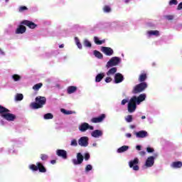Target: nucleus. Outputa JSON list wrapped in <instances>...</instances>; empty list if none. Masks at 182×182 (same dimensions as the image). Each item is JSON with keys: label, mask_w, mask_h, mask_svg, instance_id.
Here are the masks:
<instances>
[{"label": "nucleus", "mask_w": 182, "mask_h": 182, "mask_svg": "<svg viewBox=\"0 0 182 182\" xmlns=\"http://www.w3.org/2000/svg\"><path fill=\"white\" fill-rule=\"evenodd\" d=\"M146 97H147L146 93L140 94L138 97L134 95L128 102L127 109L129 113H134L136 109H137V105H140L142 102H144Z\"/></svg>", "instance_id": "nucleus-1"}, {"label": "nucleus", "mask_w": 182, "mask_h": 182, "mask_svg": "<svg viewBox=\"0 0 182 182\" xmlns=\"http://www.w3.org/2000/svg\"><path fill=\"white\" fill-rule=\"evenodd\" d=\"M46 104V97L38 96L36 97V102H31L30 107L31 109H41Z\"/></svg>", "instance_id": "nucleus-2"}, {"label": "nucleus", "mask_w": 182, "mask_h": 182, "mask_svg": "<svg viewBox=\"0 0 182 182\" xmlns=\"http://www.w3.org/2000/svg\"><path fill=\"white\" fill-rule=\"evenodd\" d=\"M120 63H122V59L119 57H112L107 63L105 68H107V69H110V68L118 66Z\"/></svg>", "instance_id": "nucleus-3"}, {"label": "nucleus", "mask_w": 182, "mask_h": 182, "mask_svg": "<svg viewBox=\"0 0 182 182\" xmlns=\"http://www.w3.org/2000/svg\"><path fill=\"white\" fill-rule=\"evenodd\" d=\"M146 89H147V82H141L133 87L132 93L133 95H137L144 92Z\"/></svg>", "instance_id": "nucleus-4"}, {"label": "nucleus", "mask_w": 182, "mask_h": 182, "mask_svg": "<svg viewBox=\"0 0 182 182\" xmlns=\"http://www.w3.org/2000/svg\"><path fill=\"white\" fill-rule=\"evenodd\" d=\"M137 164H139V158H134V160H132L129 162L130 168H133L134 171H139L140 169V167H139Z\"/></svg>", "instance_id": "nucleus-5"}, {"label": "nucleus", "mask_w": 182, "mask_h": 182, "mask_svg": "<svg viewBox=\"0 0 182 182\" xmlns=\"http://www.w3.org/2000/svg\"><path fill=\"white\" fill-rule=\"evenodd\" d=\"M158 156L157 154H154L153 156H149L145 162L146 167H153L154 166V160Z\"/></svg>", "instance_id": "nucleus-6"}, {"label": "nucleus", "mask_w": 182, "mask_h": 182, "mask_svg": "<svg viewBox=\"0 0 182 182\" xmlns=\"http://www.w3.org/2000/svg\"><path fill=\"white\" fill-rule=\"evenodd\" d=\"M80 132H86V130H93L95 129V127H93V126H90L89 125V124L87 122H83L82 124H81L80 125V127H78Z\"/></svg>", "instance_id": "nucleus-7"}, {"label": "nucleus", "mask_w": 182, "mask_h": 182, "mask_svg": "<svg viewBox=\"0 0 182 182\" xmlns=\"http://www.w3.org/2000/svg\"><path fill=\"white\" fill-rule=\"evenodd\" d=\"M101 51L106 55V56H113L114 51L110 47H102Z\"/></svg>", "instance_id": "nucleus-8"}, {"label": "nucleus", "mask_w": 182, "mask_h": 182, "mask_svg": "<svg viewBox=\"0 0 182 182\" xmlns=\"http://www.w3.org/2000/svg\"><path fill=\"white\" fill-rule=\"evenodd\" d=\"M78 144L82 147H87L89 146V138L82 136L78 140Z\"/></svg>", "instance_id": "nucleus-9"}, {"label": "nucleus", "mask_w": 182, "mask_h": 182, "mask_svg": "<svg viewBox=\"0 0 182 182\" xmlns=\"http://www.w3.org/2000/svg\"><path fill=\"white\" fill-rule=\"evenodd\" d=\"M83 155H82L81 153H77V159H73V163L75 166H77V164H82L83 163Z\"/></svg>", "instance_id": "nucleus-10"}, {"label": "nucleus", "mask_w": 182, "mask_h": 182, "mask_svg": "<svg viewBox=\"0 0 182 182\" xmlns=\"http://www.w3.org/2000/svg\"><path fill=\"white\" fill-rule=\"evenodd\" d=\"M21 25H26V26H28L30 29H35L36 28V24L35 23L28 21V20H24L21 22Z\"/></svg>", "instance_id": "nucleus-11"}, {"label": "nucleus", "mask_w": 182, "mask_h": 182, "mask_svg": "<svg viewBox=\"0 0 182 182\" xmlns=\"http://www.w3.org/2000/svg\"><path fill=\"white\" fill-rule=\"evenodd\" d=\"M123 80H124V77H123L122 73H118L114 75V83H122Z\"/></svg>", "instance_id": "nucleus-12"}, {"label": "nucleus", "mask_w": 182, "mask_h": 182, "mask_svg": "<svg viewBox=\"0 0 182 182\" xmlns=\"http://www.w3.org/2000/svg\"><path fill=\"white\" fill-rule=\"evenodd\" d=\"M56 154L58 156V157H62V159H68V152H66L65 150L58 149L56 151Z\"/></svg>", "instance_id": "nucleus-13"}, {"label": "nucleus", "mask_w": 182, "mask_h": 182, "mask_svg": "<svg viewBox=\"0 0 182 182\" xmlns=\"http://www.w3.org/2000/svg\"><path fill=\"white\" fill-rule=\"evenodd\" d=\"M135 135L138 139H144L149 136V133L146 131L142 130L135 133Z\"/></svg>", "instance_id": "nucleus-14"}, {"label": "nucleus", "mask_w": 182, "mask_h": 182, "mask_svg": "<svg viewBox=\"0 0 182 182\" xmlns=\"http://www.w3.org/2000/svg\"><path fill=\"white\" fill-rule=\"evenodd\" d=\"M105 117V115L102 114L97 117H93L92 119H91V122L92 123H101V122H103Z\"/></svg>", "instance_id": "nucleus-15"}, {"label": "nucleus", "mask_w": 182, "mask_h": 182, "mask_svg": "<svg viewBox=\"0 0 182 182\" xmlns=\"http://www.w3.org/2000/svg\"><path fill=\"white\" fill-rule=\"evenodd\" d=\"M1 116L3 119H5L9 122H13V120H15V119H16V116L14 114H1Z\"/></svg>", "instance_id": "nucleus-16"}, {"label": "nucleus", "mask_w": 182, "mask_h": 182, "mask_svg": "<svg viewBox=\"0 0 182 182\" xmlns=\"http://www.w3.org/2000/svg\"><path fill=\"white\" fill-rule=\"evenodd\" d=\"M0 114H12V113H11V110L8 109V108L0 105Z\"/></svg>", "instance_id": "nucleus-17"}, {"label": "nucleus", "mask_w": 182, "mask_h": 182, "mask_svg": "<svg viewBox=\"0 0 182 182\" xmlns=\"http://www.w3.org/2000/svg\"><path fill=\"white\" fill-rule=\"evenodd\" d=\"M26 32V27L23 26H19L18 28L16 30V33L17 35L25 33Z\"/></svg>", "instance_id": "nucleus-18"}, {"label": "nucleus", "mask_w": 182, "mask_h": 182, "mask_svg": "<svg viewBox=\"0 0 182 182\" xmlns=\"http://www.w3.org/2000/svg\"><path fill=\"white\" fill-rule=\"evenodd\" d=\"M117 72V68L111 67V68L107 72V76H113Z\"/></svg>", "instance_id": "nucleus-19"}, {"label": "nucleus", "mask_w": 182, "mask_h": 182, "mask_svg": "<svg viewBox=\"0 0 182 182\" xmlns=\"http://www.w3.org/2000/svg\"><path fill=\"white\" fill-rule=\"evenodd\" d=\"M36 166H38V170L40 173H46V168L41 162H37Z\"/></svg>", "instance_id": "nucleus-20"}, {"label": "nucleus", "mask_w": 182, "mask_h": 182, "mask_svg": "<svg viewBox=\"0 0 182 182\" xmlns=\"http://www.w3.org/2000/svg\"><path fill=\"white\" fill-rule=\"evenodd\" d=\"M105 76H106L105 73H101L97 74L95 77L96 83H99V82H102V80L103 77H105Z\"/></svg>", "instance_id": "nucleus-21"}, {"label": "nucleus", "mask_w": 182, "mask_h": 182, "mask_svg": "<svg viewBox=\"0 0 182 182\" xmlns=\"http://www.w3.org/2000/svg\"><path fill=\"white\" fill-rule=\"evenodd\" d=\"M92 137H101V136H103V132L99 129H96L92 132Z\"/></svg>", "instance_id": "nucleus-22"}, {"label": "nucleus", "mask_w": 182, "mask_h": 182, "mask_svg": "<svg viewBox=\"0 0 182 182\" xmlns=\"http://www.w3.org/2000/svg\"><path fill=\"white\" fill-rule=\"evenodd\" d=\"M146 35L148 38H151V36H159V31H149L146 32Z\"/></svg>", "instance_id": "nucleus-23"}, {"label": "nucleus", "mask_w": 182, "mask_h": 182, "mask_svg": "<svg viewBox=\"0 0 182 182\" xmlns=\"http://www.w3.org/2000/svg\"><path fill=\"white\" fill-rule=\"evenodd\" d=\"M171 167L173 168H181L182 167V162L178 161H174L171 164Z\"/></svg>", "instance_id": "nucleus-24"}, {"label": "nucleus", "mask_w": 182, "mask_h": 182, "mask_svg": "<svg viewBox=\"0 0 182 182\" xmlns=\"http://www.w3.org/2000/svg\"><path fill=\"white\" fill-rule=\"evenodd\" d=\"M77 90V87L75 86H70L68 87L67 92L68 95H72V93H75Z\"/></svg>", "instance_id": "nucleus-25"}, {"label": "nucleus", "mask_w": 182, "mask_h": 182, "mask_svg": "<svg viewBox=\"0 0 182 182\" xmlns=\"http://www.w3.org/2000/svg\"><path fill=\"white\" fill-rule=\"evenodd\" d=\"M94 42H95V43H96V45H103V43H105L106 42V40L101 41L99 39V37L95 36Z\"/></svg>", "instance_id": "nucleus-26"}, {"label": "nucleus", "mask_w": 182, "mask_h": 182, "mask_svg": "<svg viewBox=\"0 0 182 182\" xmlns=\"http://www.w3.org/2000/svg\"><path fill=\"white\" fill-rule=\"evenodd\" d=\"M129 150V146L124 145L117 149V153H124Z\"/></svg>", "instance_id": "nucleus-27"}, {"label": "nucleus", "mask_w": 182, "mask_h": 182, "mask_svg": "<svg viewBox=\"0 0 182 182\" xmlns=\"http://www.w3.org/2000/svg\"><path fill=\"white\" fill-rule=\"evenodd\" d=\"M93 55L95 56V58H97V59H103V54L97 50L93 51Z\"/></svg>", "instance_id": "nucleus-28"}, {"label": "nucleus", "mask_w": 182, "mask_h": 182, "mask_svg": "<svg viewBox=\"0 0 182 182\" xmlns=\"http://www.w3.org/2000/svg\"><path fill=\"white\" fill-rule=\"evenodd\" d=\"M146 79H147V75H146V73H142L139 75V82H140L141 83H143L145 82Z\"/></svg>", "instance_id": "nucleus-29"}, {"label": "nucleus", "mask_w": 182, "mask_h": 182, "mask_svg": "<svg viewBox=\"0 0 182 182\" xmlns=\"http://www.w3.org/2000/svg\"><path fill=\"white\" fill-rule=\"evenodd\" d=\"M61 113H63V114H75L76 112L75 111H70V110H66L63 108L60 109Z\"/></svg>", "instance_id": "nucleus-30"}, {"label": "nucleus", "mask_w": 182, "mask_h": 182, "mask_svg": "<svg viewBox=\"0 0 182 182\" xmlns=\"http://www.w3.org/2000/svg\"><path fill=\"white\" fill-rule=\"evenodd\" d=\"M75 45L77 46L78 49L82 50L83 48V46H82V43H80L79 38L75 37Z\"/></svg>", "instance_id": "nucleus-31"}, {"label": "nucleus", "mask_w": 182, "mask_h": 182, "mask_svg": "<svg viewBox=\"0 0 182 182\" xmlns=\"http://www.w3.org/2000/svg\"><path fill=\"white\" fill-rule=\"evenodd\" d=\"M14 82H19V80H21V79H22V77H21V75H18V74H14L11 76Z\"/></svg>", "instance_id": "nucleus-32"}, {"label": "nucleus", "mask_w": 182, "mask_h": 182, "mask_svg": "<svg viewBox=\"0 0 182 182\" xmlns=\"http://www.w3.org/2000/svg\"><path fill=\"white\" fill-rule=\"evenodd\" d=\"M15 100L16 102H21V100H23V95L16 94V96H15Z\"/></svg>", "instance_id": "nucleus-33"}, {"label": "nucleus", "mask_w": 182, "mask_h": 182, "mask_svg": "<svg viewBox=\"0 0 182 182\" xmlns=\"http://www.w3.org/2000/svg\"><path fill=\"white\" fill-rule=\"evenodd\" d=\"M84 46H85V48H92V43H90V41H89V40L85 39L84 40Z\"/></svg>", "instance_id": "nucleus-34"}, {"label": "nucleus", "mask_w": 182, "mask_h": 182, "mask_svg": "<svg viewBox=\"0 0 182 182\" xmlns=\"http://www.w3.org/2000/svg\"><path fill=\"white\" fill-rule=\"evenodd\" d=\"M103 11L105 14H109V12H112V9L109 6H105Z\"/></svg>", "instance_id": "nucleus-35"}, {"label": "nucleus", "mask_w": 182, "mask_h": 182, "mask_svg": "<svg viewBox=\"0 0 182 182\" xmlns=\"http://www.w3.org/2000/svg\"><path fill=\"white\" fill-rule=\"evenodd\" d=\"M43 86V84L42 83H38V84H36L33 87V90H39V89H41Z\"/></svg>", "instance_id": "nucleus-36"}, {"label": "nucleus", "mask_w": 182, "mask_h": 182, "mask_svg": "<svg viewBox=\"0 0 182 182\" xmlns=\"http://www.w3.org/2000/svg\"><path fill=\"white\" fill-rule=\"evenodd\" d=\"M29 168L33 171H38V165L31 164L29 166Z\"/></svg>", "instance_id": "nucleus-37"}, {"label": "nucleus", "mask_w": 182, "mask_h": 182, "mask_svg": "<svg viewBox=\"0 0 182 182\" xmlns=\"http://www.w3.org/2000/svg\"><path fill=\"white\" fill-rule=\"evenodd\" d=\"M168 5L170 6H173V5H178V1H177V0H170Z\"/></svg>", "instance_id": "nucleus-38"}, {"label": "nucleus", "mask_w": 182, "mask_h": 182, "mask_svg": "<svg viewBox=\"0 0 182 182\" xmlns=\"http://www.w3.org/2000/svg\"><path fill=\"white\" fill-rule=\"evenodd\" d=\"M127 123H131V122H133V117L132 115H128L125 118Z\"/></svg>", "instance_id": "nucleus-39"}, {"label": "nucleus", "mask_w": 182, "mask_h": 182, "mask_svg": "<svg viewBox=\"0 0 182 182\" xmlns=\"http://www.w3.org/2000/svg\"><path fill=\"white\" fill-rule=\"evenodd\" d=\"M92 168H93V167L92 166V165L88 164V165H87L86 167H85V171L87 173V172L92 171Z\"/></svg>", "instance_id": "nucleus-40"}, {"label": "nucleus", "mask_w": 182, "mask_h": 182, "mask_svg": "<svg viewBox=\"0 0 182 182\" xmlns=\"http://www.w3.org/2000/svg\"><path fill=\"white\" fill-rule=\"evenodd\" d=\"M27 10H28V7L25 6H20L18 9L19 12H23V11H27Z\"/></svg>", "instance_id": "nucleus-41"}, {"label": "nucleus", "mask_w": 182, "mask_h": 182, "mask_svg": "<svg viewBox=\"0 0 182 182\" xmlns=\"http://www.w3.org/2000/svg\"><path fill=\"white\" fill-rule=\"evenodd\" d=\"M44 119L46 120H49V119H53V114H45Z\"/></svg>", "instance_id": "nucleus-42"}, {"label": "nucleus", "mask_w": 182, "mask_h": 182, "mask_svg": "<svg viewBox=\"0 0 182 182\" xmlns=\"http://www.w3.org/2000/svg\"><path fill=\"white\" fill-rule=\"evenodd\" d=\"M166 19H168V21H173L174 19V16L173 15H167L165 16Z\"/></svg>", "instance_id": "nucleus-43"}, {"label": "nucleus", "mask_w": 182, "mask_h": 182, "mask_svg": "<svg viewBox=\"0 0 182 182\" xmlns=\"http://www.w3.org/2000/svg\"><path fill=\"white\" fill-rule=\"evenodd\" d=\"M70 146H73L74 147H76L77 146V141L76 139H73L71 141Z\"/></svg>", "instance_id": "nucleus-44"}, {"label": "nucleus", "mask_w": 182, "mask_h": 182, "mask_svg": "<svg viewBox=\"0 0 182 182\" xmlns=\"http://www.w3.org/2000/svg\"><path fill=\"white\" fill-rule=\"evenodd\" d=\"M48 155H46V154H42L41 155V160H43V161H46V159H48Z\"/></svg>", "instance_id": "nucleus-45"}, {"label": "nucleus", "mask_w": 182, "mask_h": 182, "mask_svg": "<svg viewBox=\"0 0 182 182\" xmlns=\"http://www.w3.org/2000/svg\"><path fill=\"white\" fill-rule=\"evenodd\" d=\"M84 159L86 161H87V160H89V159H90V154H89V153L85 154Z\"/></svg>", "instance_id": "nucleus-46"}, {"label": "nucleus", "mask_w": 182, "mask_h": 182, "mask_svg": "<svg viewBox=\"0 0 182 182\" xmlns=\"http://www.w3.org/2000/svg\"><path fill=\"white\" fill-rule=\"evenodd\" d=\"M146 151H147V153H153L154 151V149H153L151 147H147Z\"/></svg>", "instance_id": "nucleus-47"}, {"label": "nucleus", "mask_w": 182, "mask_h": 182, "mask_svg": "<svg viewBox=\"0 0 182 182\" xmlns=\"http://www.w3.org/2000/svg\"><path fill=\"white\" fill-rule=\"evenodd\" d=\"M126 103H129V100L124 99V100H122L121 104H122V106H124V105H126Z\"/></svg>", "instance_id": "nucleus-48"}, {"label": "nucleus", "mask_w": 182, "mask_h": 182, "mask_svg": "<svg viewBox=\"0 0 182 182\" xmlns=\"http://www.w3.org/2000/svg\"><path fill=\"white\" fill-rule=\"evenodd\" d=\"M112 77H110V76H108L105 78V82L106 83H110V82H112Z\"/></svg>", "instance_id": "nucleus-49"}, {"label": "nucleus", "mask_w": 182, "mask_h": 182, "mask_svg": "<svg viewBox=\"0 0 182 182\" xmlns=\"http://www.w3.org/2000/svg\"><path fill=\"white\" fill-rule=\"evenodd\" d=\"M139 155H141V156H146V151H139Z\"/></svg>", "instance_id": "nucleus-50"}, {"label": "nucleus", "mask_w": 182, "mask_h": 182, "mask_svg": "<svg viewBox=\"0 0 182 182\" xmlns=\"http://www.w3.org/2000/svg\"><path fill=\"white\" fill-rule=\"evenodd\" d=\"M0 55L1 56H5V52H4L3 50L1 48H0Z\"/></svg>", "instance_id": "nucleus-51"}, {"label": "nucleus", "mask_w": 182, "mask_h": 182, "mask_svg": "<svg viewBox=\"0 0 182 182\" xmlns=\"http://www.w3.org/2000/svg\"><path fill=\"white\" fill-rule=\"evenodd\" d=\"M136 149L138 150L139 151H140V150H141V146L137 145V146H136Z\"/></svg>", "instance_id": "nucleus-52"}, {"label": "nucleus", "mask_w": 182, "mask_h": 182, "mask_svg": "<svg viewBox=\"0 0 182 182\" xmlns=\"http://www.w3.org/2000/svg\"><path fill=\"white\" fill-rule=\"evenodd\" d=\"M126 137H128V138L132 137V134H130V133L126 134Z\"/></svg>", "instance_id": "nucleus-53"}, {"label": "nucleus", "mask_w": 182, "mask_h": 182, "mask_svg": "<svg viewBox=\"0 0 182 182\" xmlns=\"http://www.w3.org/2000/svg\"><path fill=\"white\" fill-rule=\"evenodd\" d=\"M50 163L51 164H56V160H51Z\"/></svg>", "instance_id": "nucleus-54"}, {"label": "nucleus", "mask_w": 182, "mask_h": 182, "mask_svg": "<svg viewBox=\"0 0 182 182\" xmlns=\"http://www.w3.org/2000/svg\"><path fill=\"white\" fill-rule=\"evenodd\" d=\"M130 1H132V0H124V2H125V4H129V2H130Z\"/></svg>", "instance_id": "nucleus-55"}, {"label": "nucleus", "mask_w": 182, "mask_h": 182, "mask_svg": "<svg viewBox=\"0 0 182 182\" xmlns=\"http://www.w3.org/2000/svg\"><path fill=\"white\" fill-rule=\"evenodd\" d=\"M64 46H65V45L61 44V45L59 46V48H64Z\"/></svg>", "instance_id": "nucleus-56"}, {"label": "nucleus", "mask_w": 182, "mask_h": 182, "mask_svg": "<svg viewBox=\"0 0 182 182\" xmlns=\"http://www.w3.org/2000/svg\"><path fill=\"white\" fill-rule=\"evenodd\" d=\"M141 119H146V116H142V117H141Z\"/></svg>", "instance_id": "nucleus-57"}, {"label": "nucleus", "mask_w": 182, "mask_h": 182, "mask_svg": "<svg viewBox=\"0 0 182 182\" xmlns=\"http://www.w3.org/2000/svg\"><path fill=\"white\" fill-rule=\"evenodd\" d=\"M5 2H6V3L9 2V0H5Z\"/></svg>", "instance_id": "nucleus-58"}, {"label": "nucleus", "mask_w": 182, "mask_h": 182, "mask_svg": "<svg viewBox=\"0 0 182 182\" xmlns=\"http://www.w3.org/2000/svg\"><path fill=\"white\" fill-rule=\"evenodd\" d=\"M52 114L51 113H47V114Z\"/></svg>", "instance_id": "nucleus-59"}, {"label": "nucleus", "mask_w": 182, "mask_h": 182, "mask_svg": "<svg viewBox=\"0 0 182 182\" xmlns=\"http://www.w3.org/2000/svg\"><path fill=\"white\" fill-rule=\"evenodd\" d=\"M93 146H96V144H93Z\"/></svg>", "instance_id": "nucleus-60"}, {"label": "nucleus", "mask_w": 182, "mask_h": 182, "mask_svg": "<svg viewBox=\"0 0 182 182\" xmlns=\"http://www.w3.org/2000/svg\"><path fill=\"white\" fill-rule=\"evenodd\" d=\"M153 66H154V63H153Z\"/></svg>", "instance_id": "nucleus-61"}]
</instances>
